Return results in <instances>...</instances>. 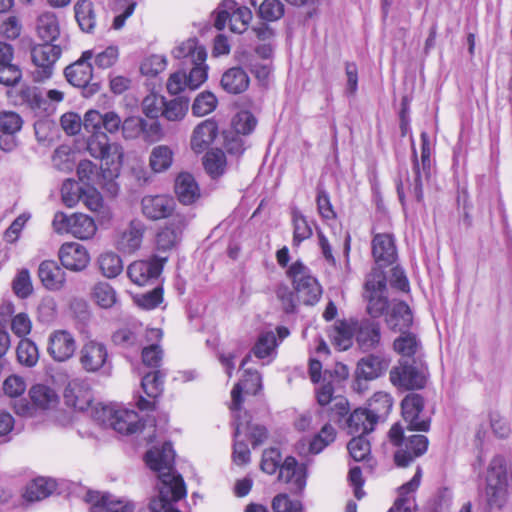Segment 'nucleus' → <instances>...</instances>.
<instances>
[{"label": "nucleus", "mask_w": 512, "mask_h": 512, "mask_svg": "<svg viewBox=\"0 0 512 512\" xmlns=\"http://www.w3.org/2000/svg\"><path fill=\"white\" fill-rule=\"evenodd\" d=\"M284 5L280 0H264L259 6V15L266 21H277L284 15Z\"/></svg>", "instance_id": "680f3d73"}, {"label": "nucleus", "mask_w": 512, "mask_h": 512, "mask_svg": "<svg viewBox=\"0 0 512 512\" xmlns=\"http://www.w3.org/2000/svg\"><path fill=\"white\" fill-rule=\"evenodd\" d=\"M236 5V2L233 0H227L223 4V6L228 8L230 11V30L234 33L241 34L246 31L248 24L252 19V12L245 6L236 7Z\"/></svg>", "instance_id": "72a5a7b5"}, {"label": "nucleus", "mask_w": 512, "mask_h": 512, "mask_svg": "<svg viewBox=\"0 0 512 512\" xmlns=\"http://www.w3.org/2000/svg\"><path fill=\"white\" fill-rule=\"evenodd\" d=\"M92 296L95 302L102 308H111L117 300L116 292L107 282H99L94 285Z\"/></svg>", "instance_id": "3c124183"}, {"label": "nucleus", "mask_w": 512, "mask_h": 512, "mask_svg": "<svg viewBox=\"0 0 512 512\" xmlns=\"http://www.w3.org/2000/svg\"><path fill=\"white\" fill-rule=\"evenodd\" d=\"M143 233V224L140 221H131L129 226L119 234L116 240L118 250L127 254L138 250L142 243Z\"/></svg>", "instance_id": "cd10ccee"}, {"label": "nucleus", "mask_w": 512, "mask_h": 512, "mask_svg": "<svg viewBox=\"0 0 512 512\" xmlns=\"http://www.w3.org/2000/svg\"><path fill=\"white\" fill-rule=\"evenodd\" d=\"M99 268L107 278H115L123 271V262L119 255L113 252H105L99 256Z\"/></svg>", "instance_id": "09e8293b"}, {"label": "nucleus", "mask_w": 512, "mask_h": 512, "mask_svg": "<svg viewBox=\"0 0 512 512\" xmlns=\"http://www.w3.org/2000/svg\"><path fill=\"white\" fill-rule=\"evenodd\" d=\"M274 512H301L302 504L299 500H291L287 494H278L272 501Z\"/></svg>", "instance_id": "774afa93"}, {"label": "nucleus", "mask_w": 512, "mask_h": 512, "mask_svg": "<svg viewBox=\"0 0 512 512\" xmlns=\"http://www.w3.org/2000/svg\"><path fill=\"white\" fill-rule=\"evenodd\" d=\"M364 436L356 435L347 444L349 454L357 462L364 460L370 454V443Z\"/></svg>", "instance_id": "052dcab7"}, {"label": "nucleus", "mask_w": 512, "mask_h": 512, "mask_svg": "<svg viewBox=\"0 0 512 512\" xmlns=\"http://www.w3.org/2000/svg\"><path fill=\"white\" fill-rule=\"evenodd\" d=\"M249 416L245 412L243 416L240 414L235 415V438H239V436L244 433L248 434L252 445L258 446L262 444L267 438V430L264 426L260 425H252L249 421Z\"/></svg>", "instance_id": "2f4dec72"}, {"label": "nucleus", "mask_w": 512, "mask_h": 512, "mask_svg": "<svg viewBox=\"0 0 512 512\" xmlns=\"http://www.w3.org/2000/svg\"><path fill=\"white\" fill-rule=\"evenodd\" d=\"M122 119L115 111L99 112L89 110L84 115L83 126L92 135L87 141V149L90 155L101 160L102 178L108 191L115 195L119 190L115 179L120 174L123 152L117 143H111L104 129L110 134L117 133L121 129Z\"/></svg>", "instance_id": "f257e3e1"}, {"label": "nucleus", "mask_w": 512, "mask_h": 512, "mask_svg": "<svg viewBox=\"0 0 512 512\" xmlns=\"http://www.w3.org/2000/svg\"><path fill=\"white\" fill-rule=\"evenodd\" d=\"M203 165L212 178L220 177L226 168L225 153L220 149L208 151L203 158Z\"/></svg>", "instance_id": "a18cd8bd"}, {"label": "nucleus", "mask_w": 512, "mask_h": 512, "mask_svg": "<svg viewBox=\"0 0 512 512\" xmlns=\"http://www.w3.org/2000/svg\"><path fill=\"white\" fill-rule=\"evenodd\" d=\"M149 162L154 172H163L172 165L173 151L166 145H158L152 149Z\"/></svg>", "instance_id": "49530a36"}, {"label": "nucleus", "mask_w": 512, "mask_h": 512, "mask_svg": "<svg viewBox=\"0 0 512 512\" xmlns=\"http://www.w3.org/2000/svg\"><path fill=\"white\" fill-rule=\"evenodd\" d=\"M175 59L181 60L183 66H189L197 61H206V49L195 38L181 42L172 50Z\"/></svg>", "instance_id": "a878e982"}, {"label": "nucleus", "mask_w": 512, "mask_h": 512, "mask_svg": "<svg viewBox=\"0 0 512 512\" xmlns=\"http://www.w3.org/2000/svg\"><path fill=\"white\" fill-rule=\"evenodd\" d=\"M291 220L293 225V245L298 246L301 242L312 236V228L306 217L297 209L291 211Z\"/></svg>", "instance_id": "c03bdc74"}, {"label": "nucleus", "mask_w": 512, "mask_h": 512, "mask_svg": "<svg viewBox=\"0 0 512 512\" xmlns=\"http://www.w3.org/2000/svg\"><path fill=\"white\" fill-rule=\"evenodd\" d=\"M61 53L60 46L51 43L39 44L31 48L30 57L34 65L32 71L34 81L43 82L52 76L54 65Z\"/></svg>", "instance_id": "0eeeda50"}, {"label": "nucleus", "mask_w": 512, "mask_h": 512, "mask_svg": "<svg viewBox=\"0 0 512 512\" xmlns=\"http://www.w3.org/2000/svg\"><path fill=\"white\" fill-rule=\"evenodd\" d=\"M174 188L178 200L184 205H190L200 197L199 186L190 173H180L175 179Z\"/></svg>", "instance_id": "c85d7f7f"}, {"label": "nucleus", "mask_w": 512, "mask_h": 512, "mask_svg": "<svg viewBox=\"0 0 512 512\" xmlns=\"http://www.w3.org/2000/svg\"><path fill=\"white\" fill-rule=\"evenodd\" d=\"M248 74L241 67H232L226 70L221 78V87L230 94H241L249 87Z\"/></svg>", "instance_id": "c756f323"}, {"label": "nucleus", "mask_w": 512, "mask_h": 512, "mask_svg": "<svg viewBox=\"0 0 512 512\" xmlns=\"http://www.w3.org/2000/svg\"><path fill=\"white\" fill-rule=\"evenodd\" d=\"M76 21L83 32L92 33L96 25L93 3L89 0H78L74 5Z\"/></svg>", "instance_id": "e433bc0d"}, {"label": "nucleus", "mask_w": 512, "mask_h": 512, "mask_svg": "<svg viewBox=\"0 0 512 512\" xmlns=\"http://www.w3.org/2000/svg\"><path fill=\"white\" fill-rule=\"evenodd\" d=\"M164 374L160 370L146 373L141 381V386L150 398L158 397L163 391Z\"/></svg>", "instance_id": "603ef678"}, {"label": "nucleus", "mask_w": 512, "mask_h": 512, "mask_svg": "<svg viewBox=\"0 0 512 512\" xmlns=\"http://www.w3.org/2000/svg\"><path fill=\"white\" fill-rule=\"evenodd\" d=\"M218 132L217 123L207 119L198 124L191 136V148L195 153L204 152L213 142Z\"/></svg>", "instance_id": "bb28decb"}, {"label": "nucleus", "mask_w": 512, "mask_h": 512, "mask_svg": "<svg viewBox=\"0 0 512 512\" xmlns=\"http://www.w3.org/2000/svg\"><path fill=\"white\" fill-rule=\"evenodd\" d=\"M23 124L24 121L18 113L6 110L0 112V132L19 134Z\"/></svg>", "instance_id": "bf43d9fd"}, {"label": "nucleus", "mask_w": 512, "mask_h": 512, "mask_svg": "<svg viewBox=\"0 0 512 512\" xmlns=\"http://www.w3.org/2000/svg\"><path fill=\"white\" fill-rule=\"evenodd\" d=\"M394 350L406 359L414 356L419 357L422 351V344L418 337L411 332H402L401 335L394 340Z\"/></svg>", "instance_id": "4c0bfd02"}, {"label": "nucleus", "mask_w": 512, "mask_h": 512, "mask_svg": "<svg viewBox=\"0 0 512 512\" xmlns=\"http://www.w3.org/2000/svg\"><path fill=\"white\" fill-rule=\"evenodd\" d=\"M188 109L189 99L186 97L180 96L171 100L165 99L161 116L170 122H178L184 119Z\"/></svg>", "instance_id": "ea45409f"}, {"label": "nucleus", "mask_w": 512, "mask_h": 512, "mask_svg": "<svg viewBox=\"0 0 512 512\" xmlns=\"http://www.w3.org/2000/svg\"><path fill=\"white\" fill-rule=\"evenodd\" d=\"M405 428L401 423H395L389 430L390 442L397 447L394 453V461L397 467L405 468L415 459L423 456L429 445L425 435H406Z\"/></svg>", "instance_id": "f03ea898"}, {"label": "nucleus", "mask_w": 512, "mask_h": 512, "mask_svg": "<svg viewBox=\"0 0 512 512\" xmlns=\"http://www.w3.org/2000/svg\"><path fill=\"white\" fill-rule=\"evenodd\" d=\"M384 316L387 326L401 333L409 329L413 322L412 311L404 301L392 300Z\"/></svg>", "instance_id": "aec40b11"}, {"label": "nucleus", "mask_w": 512, "mask_h": 512, "mask_svg": "<svg viewBox=\"0 0 512 512\" xmlns=\"http://www.w3.org/2000/svg\"><path fill=\"white\" fill-rule=\"evenodd\" d=\"M188 224L187 217L183 214H173L170 220L156 235V249L159 252H168L178 246L183 232Z\"/></svg>", "instance_id": "9d476101"}, {"label": "nucleus", "mask_w": 512, "mask_h": 512, "mask_svg": "<svg viewBox=\"0 0 512 512\" xmlns=\"http://www.w3.org/2000/svg\"><path fill=\"white\" fill-rule=\"evenodd\" d=\"M79 363L88 373L110 372L111 362L105 344L90 340L83 344L79 352Z\"/></svg>", "instance_id": "1a4fd4ad"}, {"label": "nucleus", "mask_w": 512, "mask_h": 512, "mask_svg": "<svg viewBox=\"0 0 512 512\" xmlns=\"http://www.w3.org/2000/svg\"><path fill=\"white\" fill-rule=\"evenodd\" d=\"M277 346L276 336L273 332L262 333L256 341L252 352L255 357L264 359L269 357Z\"/></svg>", "instance_id": "5fc2aeb1"}, {"label": "nucleus", "mask_w": 512, "mask_h": 512, "mask_svg": "<svg viewBox=\"0 0 512 512\" xmlns=\"http://www.w3.org/2000/svg\"><path fill=\"white\" fill-rule=\"evenodd\" d=\"M84 500L90 505V512H133L134 509L131 503L116 501L110 494L98 491H87Z\"/></svg>", "instance_id": "f3484780"}, {"label": "nucleus", "mask_w": 512, "mask_h": 512, "mask_svg": "<svg viewBox=\"0 0 512 512\" xmlns=\"http://www.w3.org/2000/svg\"><path fill=\"white\" fill-rule=\"evenodd\" d=\"M14 293L22 299L27 298L33 292L30 273L27 269L18 272L12 283Z\"/></svg>", "instance_id": "e2e57ef3"}, {"label": "nucleus", "mask_w": 512, "mask_h": 512, "mask_svg": "<svg viewBox=\"0 0 512 512\" xmlns=\"http://www.w3.org/2000/svg\"><path fill=\"white\" fill-rule=\"evenodd\" d=\"M76 351V341L67 330H55L48 338L47 352L54 361L65 362L72 358Z\"/></svg>", "instance_id": "4468645a"}, {"label": "nucleus", "mask_w": 512, "mask_h": 512, "mask_svg": "<svg viewBox=\"0 0 512 512\" xmlns=\"http://www.w3.org/2000/svg\"><path fill=\"white\" fill-rule=\"evenodd\" d=\"M38 277L43 286L50 291L63 289L66 282V273L54 260H45L40 263Z\"/></svg>", "instance_id": "5701e85b"}, {"label": "nucleus", "mask_w": 512, "mask_h": 512, "mask_svg": "<svg viewBox=\"0 0 512 512\" xmlns=\"http://www.w3.org/2000/svg\"><path fill=\"white\" fill-rule=\"evenodd\" d=\"M37 31L39 36L47 43L56 40L60 29L55 14L50 12L41 14L37 20Z\"/></svg>", "instance_id": "a19ab883"}, {"label": "nucleus", "mask_w": 512, "mask_h": 512, "mask_svg": "<svg viewBox=\"0 0 512 512\" xmlns=\"http://www.w3.org/2000/svg\"><path fill=\"white\" fill-rule=\"evenodd\" d=\"M17 358L23 365L34 366L39 358L37 346L29 339H22L17 347Z\"/></svg>", "instance_id": "4d7b16f0"}, {"label": "nucleus", "mask_w": 512, "mask_h": 512, "mask_svg": "<svg viewBox=\"0 0 512 512\" xmlns=\"http://www.w3.org/2000/svg\"><path fill=\"white\" fill-rule=\"evenodd\" d=\"M354 322L355 320L351 319L335 323L330 337L339 350H347L352 346L355 337Z\"/></svg>", "instance_id": "c9c22d12"}, {"label": "nucleus", "mask_w": 512, "mask_h": 512, "mask_svg": "<svg viewBox=\"0 0 512 512\" xmlns=\"http://www.w3.org/2000/svg\"><path fill=\"white\" fill-rule=\"evenodd\" d=\"M94 220L85 214H72L70 234L79 239H89L96 232Z\"/></svg>", "instance_id": "37998d69"}, {"label": "nucleus", "mask_w": 512, "mask_h": 512, "mask_svg": "<svg viewBox=\"0 0 512 512\" xmlns=\"http://www.w3.org/2000/svg\"><path fill=\"white\" fill-rule=\"evenodd\" d=\"M279 480L289 485L291 493L295 495L301 494L306 486V464H299L292 456L286 457L280 466Z\"/></svg>", "instance_id": "ddd939ff"}, {"label": "nucleus", "mask_w": 512, "mask_h": 512, "mask_svg": "<svg viewBox=\"0 0 512 512\" xmlns=\"http://www.w3.org/2000/svg\"><path fill=\"white\" fill-rule=\"evenodd\" d=\"M92 57V51H84L80 59L65 68L64 75L72 86L85 88L90 83L93 77V68L90 63Z\"/></svg>", "instance_id": "2eb2a0df"}, {"label": "nucleus", "mask_w": 512, "mask_h": 512, "mask_svg": "<svg viewBox=\"0 0 512 512\" xmlns=\"http://www.w3.org/2000/svg\"><path fill=\"white\" fill-rule=\"evenodd\" d=\"M55 487L54 480L37 478L27 485L24 496L28 501H38L48 497Z\"/></svg>", "instance_id": "79ce46f5"}, {"label": "nucleus", "mask_w": 512, "mask_h": 512, "mask_svg": "<svg viewBox=\"0 0 512 512\" xmlns=\"http://www.w3.org/2000/svg\"><path fill=\"white\" fill-rule=\"evenodd\" d=\"M393 406V399L386 392H376L368 401L367 408L372 419L377 422L384 421L389 415Z\"/></svg>", "instance_id": "f704fd0d"}, {"label": "nucleus", "mask_w": 512, "mask_h": 512, "mask_svg": "<svg viewBox=\"0 0 512 512\" xmlns=\"http://www.w3.org/2000/svg\"><path fill=\"white\" fill-rule=\"evenodd\" d=\"M19 97L23 103L27 104L33 110L46 111L48 109L49 104L44 96V92L37 87H22L19 92Z\"/></svg>", "instance_id": "de8ad7c7"}, {"label": "nucleus", "mask_w": 512, "mask_h": 512, "mask_svg": "<svg viewBox=\"0 0 512 512\" xmlns=\"http://www.w3.org/2000/svg\"><path fill=\"white\" fill-rule=\"evenodd\" d=\"M85 187L76 181L66 180L61 188L62 200L67 207H74L80 202Z\"/></svg>", "instance_id": "13d9d810"}, {"label": "nucleus", "mask_w": 512, "mask_h": 512, "mask_svg": "<svg viewBox=\"0 0 512 512\" xmlns=\"http://www.w3.org/2000/svg\"><path fill=\"white\" fill-rule=\"evenodd\" d=\"M77 175L79 179L86 183V186L89 185L90 182L94 180L96 177V183L102 186L111 196H113L107 189L105 185V180L102 178V169L100 168V173H97L96 165L89 160H82L77 166ZM118 192L114 195L116 196Z\"/></svg>", "instance_id": "8fccbe9b"}, {"label": "nucleus", "mask_w": 512, "mask_h": 512, "mask_svg": "<svg viewBox=\"0 0 512 512\" xmlns=\"http://www.w3.org/2000/svg\"><path fill=\"white\" fill-rule=\"evenodd\" d=\"M355 339L359 347L368 351L376 348L381 339L380 324L373 319H361L354 322Z\"/></svg>", "instance_id": "a211bd4d"}, {"label": "nucleus", "mask_w": 512, "mask_h": 512, "mask_svg": "<svg viewBox=\"0 0 512 512\" xmlns=\"http://www.w3.org/2000/svg\"><path fill=\"white\" fill-rule=\"evenodd\" d=\"M58 257L63 267L75 272L84 270L90 262L87 249L74 242L64 243L59 249Z\"/></svg>", "instance_id": "dca6fc26"}, {"label": "nucleus", "mask_w": 512, "mask_h": 512, "mask_svg": "<svg viewBox=\"0 0 512 512\" xmlns=\"http://www.w3.org/2000/svg\"><path fill=\"white\" fill-rule=\"evenodd\" d=\"M166 59L161 55H152L146 58L141 66L140 71L145 76L154 77L165 70Z\"/></svg>", "instance_id": "69168bd1"}, {"label": "nucleus", "mask_w": 512, "mask_h": 512, "mask_svg": "<svg viewBox=\"0 0 512 512\" xmlns=\"http://www.w3.org/2000/svg\"><path fill=\"white\" fill-rule=\"evenodd\" d=\"M135 301L143 309H154L163 301V290L161 287H155L149 292L138 295Z\"/></svg>", "instance_id": "338daca9"}, {"label": "nucleus", "mask_w": 512, "mask_h": 512, "mask_svg": "<svg viewBox=\"0 0 512 512\" xmlns=\"http://www.w3.org/2000/svg\"><path fill=\"white\" fill-rule=\"evenodd\" d=\"M143 214L151 220H159L172 217L175 208L173 198L165 195L145 196L141 201Z\"/></svg>", "instance_id": "6ab92c4d"}, {"label": "nucleus", "mask_w": 512, "mask_h": 512, "mask_svg": "<svg viewBox=\"0 0 512 512\" xmlns=\"http://www.w3.org/2000/svg\"><path fill=\"white\" fill-rule=\"evenodd\" d=\"M426 180L420 169L417 152L415 148H413V166L411 173L407 171H405L404 174L399 173L396 181L398 198L403 207H405L406 204V195L413 197L419 203L423 201V183Z\"/></svg>", "instance_id": "6e6552de"}, {"label": "nucleus", "mask_w": 512, "mask_h": 512, "mask_svg": "<svg viewBox=\"0 0 512 512\" xmlns=\"http://www.w3.org/2000/svg\"><path fill=\"white\" fill-rule=\"evenodd\" d=\"M262 387L261 375L257 371L245 370L243 378L238 382L231 391V410L240 411L242 399V392L247 394H256Z\"/></svg>", "instance_id": "4be33fe9"}, {"label": "nucleus", "mask_w": 512, "mask_h": 512, "mask_svg": "<svg viewBox=\"0 0 512 512\" xmlns=\"http://www.w3.org/2000/svg\"><path fill=\"white\" fill-rule=\"evenodd\" d=\"M372 255L376 268L392 264L397 256L394 239L390 234H377L372 240Z\"/></svg>", "instance_id": "412c9836"}, {"label": "nucleus", "mask_w": 512, "mask_h": 512, "mask_svg": "<svg viewBox=\"0 0 512 512\" xmlns=\"http://www.w3.org/2000/svg\"><path fill=\"white\" fill-rule=\"evenodd\" d=\"M165 97L156 93L148 94L141 103L143 114L150 119H158L162 115Z\"/></svg>", "instance_id": "6e6d98bb"}, {"label": "nucleus", "mask_w": 512, "mask_h": 512, "mask_svg": "<svg viewBox=\"0 0 512 512\" xmlns=\"http://www.w3.org/2000/svg\"><path fill=\"white\" fill-rule=\"evenodd\" d=\"M485 497L490 508L501 509L508 499V470L503 456L495 455L485 473Z\"/></svg>", "instance_id": "7ed1b4c3"}, {"label": "nucleus", "mask_w": 512, "mask_h": 512, "mask_svg": "<svg viewBox=\"0 0 512 512\" xmlns=\"http://www.w3.org/2000/svg\"><path fill=\"white\" fill-rule=\"evenodd\" d=\"M390 359L383 354H370L363 357L357 365V375L365 380L380 377L389 367Z\"/></svg>", "instance_id": "393cba45"}, {"label": "nucleus", "mask_w": 512, "mask_h": 512, "mask_svg": "<svg viewBox=\"0 0 512 512\" xmlns=\"http://www.w3.org/2000/svg\"><path fill=\"white\" fill-rule=\"evenodd\" d=\"M292 278L297 298L305 305H314L322 294V288L317 279L308 274V269L300 262H295L288 270Z\"/></svg>", "instance_id": "423d86ee"}, {"label": "nucleus", "mask_w": 512, "mask_h": 512, "mask_svg": "<svg viewBox=\"0 0 512 512\" xmlns=\"http://www.w3.org/2000/svg\"><path fill=\"white\" fill-rule=\"evenodd\" d=\"M29 396L35 408L49 409L58 402V396L55 391L42 384L32 386Z\"/></svg>", "instance_id": "58836bf2"}, {"label": "nucleus", "mask_w": 512, "mask_h": 512, "mask_svg": "<svg viewBox=\"0 0 512 512\" xmlns=\"http://www.w3.org/2000/svg\"><path fill=\"white\" fill-rule=\"evenodd\" d=\"M205 62L197 61L190 65L191 69L189 74H187L188 88L190 90L198 89L206 81L208 66Z\"/></svg>", "instance_id": "0e129e2a"}, {"label": "nucleus", "mask_w": 512, "mask_h": 512, "mask_svg": "<svg viewBox=\"0 0 512 512\" xmlns=\"http://www.w3.org/2000/svg\"><path fill=\"white\" fill-rule=\"evenodd\" d=\"M363 299L366 311L372 318H379L385 314L391 305L388 297L387 278L380 268H373L366 276Z\"/></svg>", "instance_id": "20e7f679"}, {"label": "nucleus", "mask_w": 512, "mask_h": 512, "mask_svg": "<svg viewBox=\"0 0 512 512\" xmlns=\"http://www.w3.org/2000/svg\"><path fill=\"white\" fill-rule=\"evenodd\" d=\"M390 380L400 389H422L427 381L426 369L423 364H417L415 359H403L390 371Z\"/></svg>", "instance_id": "39448f33"}, {"label": "nucleus", "mask_w": 512, "mask_h": 512, "mask_svg": "<svg viewBox=\"0 0 512 512\" xmlns=\"http://www.w3.org/2000/svg\"><path fill=\"white\" fill-rule=\"evenodd\" d=\"M109 414V421L112 428L122 434H133L140 430L138 414L133 410L104 409Z\"/></svg>", "instance_id": "b1692460"}, {"label": "nucleus", "mask_w": 512, "mask_h": 512, "mask_svg": "<svg viewBox=\"0 0 512 512\" xmlns=\"http://www.w3.org/2000/svg\"><path fill=\"white\" fill-rule=\"evenodd\" d=\"M377 421L372 419L365 408H359L350 414L347 420L348 433L351 435H366L374 430Z\"/></svg>", "instance_id": "473e14b6"}, {"label": "nucleus", "mask_w": 512, "mask_h": 512, "mask_svg": "<svg viewBox=\"0 0 512 512\" xmlns=\"http://www.w3.org/2000/svg\"><path fill=\"white\" fill-rule=\"evenodd\" d=\"M64 398L68 405L77 410H85L92 401V396L88 388L77 379L70 381L65 388Z\"/></svg>", "instance_id": "7c9ffc66"}, {"label": "nucleus", "mask_w": 512, "mask_h": 512, "mask_svg": "<svg viewBox=\"0 0 512 512\" xmlns=\"http://www.w3.org/2000/svg\"><path fill=\"white\" fill-rule=\"evenodd\" d=\"M217 102V98L212 92H201L192 104V113L195 116H205L215 110Z\"/></svg>", "instance_id": "864d4df0"}, {"label": "nucleus", "mask_w": 512, "mask_h": 512, "mask_svg": "<svg viewBox=\"0 0 512 512\" xmlns=\"http://www.w3.org/2000/svg\"><path fill=\"white\" fill-rule=\"evenodd\" d=\"M166 261V256H154L149 260L135 261L128 266V277L139 286L146 285L160 276Z\"/></svg>", "instance_id": "f8f14e48"}, {"label": "nucleus", "mask_w": 512, "mask_h": 512, "mask_svg": "<svg viewBox=\"0 0 512 512\" xmlns=\"http://www.w3.org/2000/svg\"><path fill=\"white\" fill-rule=\"evenodd\" d=\"M402 417L408 431L427 432L430 428V419L422 418L421 412L424 408V400L416 393L408 394L401 403Z\"/></svg>", "instance_id": "9b49d317"}]
</instances>
